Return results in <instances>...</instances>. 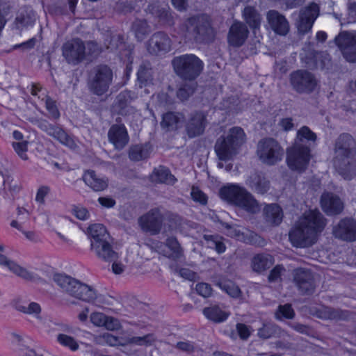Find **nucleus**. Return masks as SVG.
<instances>
[{
    "instance_id": "c9c22d12",
    "label": "nucleus",
    "mask_w": 356,
    "mask_h": 356,
    "mask_svg": "<svg viewBox=\"0 0 356 356\" xmlns=\"http://www.w3.org/2000/svg\"><path fill=\"white\" fill-rule=\"evenodd\" d=\"M204 127V118L202 114H197L192 118L190 124L188 127L187 132L190 137H194L200 134Z\"/></svg>"
},
{
    "instance_id": "0e129e2a",
    "label": "nucleus",
    "mask_w": 356,
    "mask_h": 356,
    "mask_svg": "<svg viewBox=\"0 0 356 356\" xmlns=\"http://www.w3.org/2000/svg\"><path fill=\"white\" fill-rule=\"evenodd\" d=\"M179 275L188 280H195L197 277V274L188 268H181Z\"/></svg>"
},
{
    "instance_id": "7c9ffc66",
    "label": "nucleus",
    "mask_w": 356,
    "mask_h": 356,
    "mask_svg": "<svg viewBox=\"0 0 356 356\" xmlns=\"http://www.w3.org/2000/svg\"><path fill=\"white\" fill-rule=\"evenodd\" d=\"M170 41L168 37L163 34L154 35L149 47V51L151 53L157 51H167L170 49Z\"/></svg>"
},
{
    "instance_id": "412c9836",
    "label": "nucleus",
    "mask_w": 356,
    "mask_h": 356,
    "mask_svg": "<svg viewBox=\"0 0 356 356\" xmlns=\"http://www.w3.org/2000/svg\"><path fill=\"white\" fill-rule=\"evenodd\" d=\"M103 339V342L111 346L126 345L132 346L133 344H151L154 340V338L152 335H147L144 337L132 338L125 341L124 339H119L111 334H106L104 335Z\"/></svg>"
},
{
    "instance_id": "72a5a7b5",
    "label": "nucleus",
    "mask_w": 356,
    "mask_h": 356,
    "mask_svg": "<svg viewBox=\"0 0 356 356\" xmlns=\"http://www.w3.org/2000/svg\"><path fill=\"white\" fill-rule=\"evenodd\" d=\"M35 21V16L31 10L24 9L20 10L15 19V26L17 29L32 26Z\"/></svg>"
},
{
    "instance_id": "9d476101",
    "label": "nucleus",
    "mask_w": 356,
    "mask_h": 356,
    "mask_svg": "<svg viewBox=\"0 0 356 356\" xmlns=\"http://www.w3.org/2000/svg\"><path fill=\"white\" fill-rule=\"evenodd\" d=\"M257 154L264 163L273 165L282 160L284 152L277 141L266 138L258 143Z\"/></svg>"
},
{
    "instance_id": "052dcab7",
    "label": "nucleus",
    "mask_w": 356,
    "mask_h": 356,
    "mask_svg": "<svg viewBox=\"0 0 356 356\" xmlns=\"http://www.w3.org/2000/svg\"><path fill=\"white\" fill-rule=\"evenodd\" d=\"M268 183L265 179H261L260 177H257V181L252 185L258 193H264L266 191Z\"/></svg>"
},
{
    "instance_id": "4468645a",
    "label": "nucleus",
    "mask_w": 356,
    "mask_h": 356,
    "mask_svg": "<svg viewBox=\"0 0 356 356\" xmlns=\"http://www.w3.org/2000/svg\"><path fill=\"white\" fill-rule=\"evenodd\" d=\"M291 83L298 92H310L316 86L313 76L304 71H297L291 75Z\"/></svg>"
},
{
    "instance_id": "1a4fd4ad",
    "label": "nucleus",
    "mask_w": 356,
    "mask_h": 356,
    "mask_svg": "<svg viewBox=\"0 0 356 356\" xmlns=\"http://www.w3.org/2000/svg\"><path fill=\"white\" fill-rule=\"evenodd\" d=\"M172 65L179 75L189 79L197 76L203 68L202 62L193 54L175 58Z\"/></svg>"
},
{
    "instance_id": "6e6552de",
    "label": "nucleus",
    "mask_w": 356,
    "mask_h": 356,
    "mask_svg": "<svg viewBox=\"0 0 356 356\" xmlns=\"http://www.w3.org/2000/svg\"><path fill=\"white\" fill-rule=\"evenodd\" d=\"M220 197L250 213H256L260 209L259 205L252 195L236 185H227L220 191Z\"/></svg>"
},
{
    "instance_id": "49530a36",
    "label": "nucleus",
    "mask_w": 356,
    "mask_h": 356,
    "mask_svg": "<svg viewBox=\"0 0 356 356\" xmlns=\"http://www.w3.org/2000/svg\"><path fill=\"white\" fill-rule=\"evenodd\" d=\"M225 233L231 237L236 238L238 241H243L244 242H250V240L245 236V232L243 228L232 227L226 225Z\"/></svg>"
},
{
    "instance_id": "a19ab883",
    "label": "nucleus",
    "mask_w": 356,
    "mask_h": 356,
    "mask_svg": "<svg viewBox=\"0 0 356 356\" xmlns=\"http://www.w3.org/2000/svg\"><path fill=\"white\" fill-rule=\"evenodd\" d=\"M216 284L222 291H225L232 298H238L241 296L240 289L230 280H220L215 282Z\"/></svg>"
},
{
    "instance_id": "7ed1b4c3",
    "label": "nucleus",
    "mask_w": 356,
    "mask_h": 356,
    "mask_svg": "<svg viewBox=\"0 0 356 356\" xmlns=\"http://www.w3.org/2000/svg\"><path fill=\"white\" fill-rule=\"evenodd\" d=\"M351 143L349 135L341 136L335 150L334 166L344 179H351L356 175V152L350 149Z\"/></svg>"
},
{
    "instance_id": "5fc2aeb1",
    "label": "nucleus",
    "mask_w": 356,
    "mask_h": 356,
    "mask_svg": "<svg viewBox=\"0 0 356 356\" xmlns=\"http://www.w3.org/2000/svg\"><path fill=\"white\" fill-rule=\"evenodd\" d=\"M191 197L193 200L202 204H204L207 202V197L197 187H193L191 190Z\"/></svg>"
},
{
    "instance_id": "ddd939ff",
    "label": "nucleus",
    "mask_w": 356,
    "mask_h": 356,
    "mask_svg": "<svg viewBox=\"0 0 356 356\" xmlns=\"http://www.w3.org/2000/svg\"><path fill=\"white\" fill-rule=\"evenodd\" d=\"M163 216L158 209L149 211L142 216L138 223L141 229L151 234H157L161 229Z\"/></svg>"
},
{
    "instance_id": "423d86ee",
    "label": "nucleus",
    "mask_w": 356,
    "mask_h": 356,
    "mask_svg": "<svg viewBox=\"0 0 356 356\" xmlns=\"http://www.w3.org/2000/svg\"><path fill=\"white\" fill-rule=\"evenodd\" d=\"M245 142V134L241 127L229 129L225 137L220 138L216 144L215 151L221 161H228L235 156Z\"/></svg>"
},
{
    "instance_id": "e433bc0d",
    "label": "nucleus",
    "mask_w": 356,
    "mask_h": 356,
    "mask_svg": "<svg viewBox=\"0 0 356 356\" xmlns=\"http://www.w3.org/2000/svg\"><path fill=\"white\" fill-rule=\"evenodd\" d=\"M10 226L16 228L24 236V238L32 243H38L40 241V235L34 230L25 229L18 220H13L10 222Z\"/></svg>"
},
{
    "instance_id": "ea45409f",
    "label": "nucleus",
    "mask_w": 356,
    "mask_h": 356,
    "mask_svg": "<svg viewBox=\"0 0 356 356\" xmlns=\"http://www.w3.org/2000/svg\"><path fill=\"white\" fill-rule=\"evenodd\" d=\"M243 16L248 24L254 29L256 34L257 29L259 28L261 18L254 9L252 7H246L243 10Z\"/></svg>"
},
{
    "instance_id": "bf43d9fd",
    "label": "nucleus",
    "mask_w": 356,
    "mask_h": 356,
    "mask_svg": "<svg viewBox=\"0 0 356 356\" xmlns=\"http://www.w3.org/2000/svg\"><path fill=\"white\" fill-rule=\"evenodd\" d=\"M236 329L240 337L243 339H247L252 331L251 328L243 323L237 324Z\"/></svg>"
},
{
    "instance_id": "bb28decb",
    "label": "nucleus",
    "mask_w": 356,
    "mask_h": 356,
    "mask_svg": "<svg viewBox=\"0 0 356 356\" xmlns=\"http://www.w3.org/2000/svg\"><path fill=\"white\" fill-rule=\"evenodd\" d=\"M203 314L209 321L221 323L227 319L230 312L224 305H211L203 309Z\"/></svg>"
},
{
    "instance_id": "79ce46f5",
    "label": "nucleus",
    "mask_w": 356,
    "mask_h": 356,
    "mask_svg": "<svg viewBox=\"0 0 356 356\" xmlns=\"http://www.w3.org/2000/svg\"><path fill=\"white\" fill-rule=\"evenodd\" d=\"M181 115L179 113H168L163 116L161 126L169 129H177L181 123Z\"/></svg>"
},
{
    "instance_id": "603ef678",
    "label": "nucleus",
    "mask_w": 356,
    "mask_h": 356,
    "mask_svg": "<svg viewBox=\"0 0 356 356\" xmlns=\"http://www.w3.org/2000/svg\"><path fill=\"white\" fill-rule=\"evenodd\" d=\"M50 192L49 187L47 186H40L36 191L35 201L40 204H43L45 202V198L47 197Z\"/></svg>"
},
{
    "instance_id": "3c124183",
    "label": "nucleus",
    "mask_w": 356,
    "mask_h": 356,
    "mask_svg": "<svg viewBox=\"0 0 356 356\" xmlns=\"http://www.w3.org/2000/svg\"><path fill=\"white\" fill-rule=\"evenodd\" d=\"M107 316L102 312H95L90 316V322L97 327H104Z\"/></svg>"
},
{
    "instance_id": "39448f33",
    "label": "nucleus",
    "mask_w": 356,
    "mask_h": 356,
    "mask_svg": "<svg viewBox=\"0 0 356 356\" xmlns=\"http://www.w3.org/2000/svg\"><path fill=\"white\" fill-rule=\"evenodd\" d=\"M245 142V134L241 127L229 129L225 137L220 138L216 144L215 151L221 161H228L235 156Z\"/></svg>"
},
{
    "instance_id": "5701e85b",
    "label": "nucleus",
    "mask_w": 356,
    "mask_h": 356,
    "mask_svg": "<svg viewBox=\"0 0 356 356\" xmlns=\"http://www.w3.org/2000/svg\"><path fill=\"white\" fill-rule=\"evenodd\" d=\"M151 248L167 257L178 259L181 255V248L175 238H170L167 241L165 245L156 243L151 245Z\"/></svg>"
},
{
    "instance_id": "a18cd8bd",
    "label": "nucleus",
    "mask_w": 356,
    "mask_h": 356,
    "mask_svg": "<svg viewBox=\"0 0 356 356\" xmlns=\"http://www.w3.org/2000/svg\"><path fill=\"white\" fill-rule=\"evenodd\" d=\"M206 240L209 248H215L218 253L225 252V246L221 237L209 236L206 237Z\"/></svg>"
},
{
    "instance_id": "20e7f679",
    "label": "nucleus",
    "mask_w": 356,
    "mask_h": 356,
    "mask_svg": "<svg viewBox=\"0 0 356 356\" xmlns=\"http://www.w3.org/2000/svg\"><path fill=\"white\" fill-rule=\"evenodd\" d=\"M315 134L307 127H302L297 134L294 145L287 151L288 166L293 170L300 171L308 164L310 155L307 141H314Z\"/></svg>"
},
{
    "instance_id": "6e6d98bb",
    "label": "nucleus",
    "mask_w": 356,
    "mask_h": 356,
    "mask_svg": "<svg viewBox=\"0 0 356 356\" xmlns=\"http://www.w3.org/2000/svg\"><path fill=\"white\" fill-rule=\"evenodd\" d=\"M114 252L117 254L116 257L113 258V259H104V260L108 261H113V262L112 264L113 273H115V275H120L124 272V270L125 269V266L121 261H118V259L119 257L118 253L115 251H114Z\"/></svg>"
},
{
    "instance_id": "680f3d73",
    "label": "nucleus",
    "mask_w": 356,
    "mask_h": 356,
    "mask_svg": "<svg viewBox=\"0 0 356 356\" xmlns=\"http://www.w3.org/2000/svg\"><path fill=\"white\" fill-rule=\"evenodd\" d=\"M99 204L104 208L110 209L115 206V201L113 198L108 196L100 197L98 198Z\"/></svg>"
},
{
    "instance_id": "4be33fe9",
    "label": "nucleus",
    "mask_w": 356,
    "mask_h": 356,
    "mask_svg": "<svg viewBox=\"0 0 356 356\" xmlns=\"http://www.w3.org/2000/svg\"><path fill=\"white\" fill-rule=\"evenodd\" d=\"M21 188L19 181L8 173L0 172V195L10 197L18 193Z\"/></svg>"
},
{
    "instance_id": "393cba45",
    "label": "nucleus",
    "mask_w": 356,
    "mask_h": 356,
    "mask_svg": "<svg viewBox=\"0 0 356 356\" xmlns=\"http://www.w3.org/2000/svg\"><path fill=\"white\" fill-rule=\"evenodd\" d=\"M108 138L116 149L123 148L129 141L125 127L122 124L112 126L108 132Z\"/></svg>"
},
{
    "instance_id": "6ab92c4d",
    "label": "nucleus",
    "mask_w": 356,
    "mask_h": 356,
    "mask_svg": "<svg viewBox=\"0 0 356 356\" xmlns=\"http://www.w3.org/2000/svg\"><path fill=\"white\" fill-rule=\"evenodd\" d=\"M333 234L344 241H356V222L351 219L341 220L334 227Z\"/></svg>"
},
{
    "instance_id": "aec40b11",
    "label": "nucleus",
    "mask_w": 356,
    "mask_h": 356,
    "mask_svg": "<svg viewBox=\"0 0 356 356\" xmlns=\"http://www.w3.org/2000/svg\"><path fill=\"white\" fill-rule=\"evenodd\" d=\"M112 79V72L107 66L99 67L92 83L94 92L102 95L105 92Z\"/></svg>"
},
{
    "instance_id": "cd10ccee",
    "label": "nucleus",
    "mask_w": 356,
    "mask_h": 356,
    "mask_svg": "<svg viewBox=\"0 0 356 356\" xmlns=\"http://www.w3.org/2000/svg\"><path fill=\"white\" fill-rule=\"evenodd\" d=\"M248 30L241 22H234L229 30L228 42L232 46L241 45L247 38Z\"/></svg>"
},
{
    "instance_id": "dca6fc26",
    "label": "nucleus",
    "mask_w": 356,
    "mask_h": 356,
    "mask_svg": "<svg viewBox=\"0 0 356 356\" xmlns=\"http://www.w3.org/2000/svg\"><path fill=\"white\" fill-rule=\"evenodd\" d=\"M318 5L313 3L300 14V19L297 22V27L300 33H305L312 29L313 24L318 15Z\"/></svg>"
},
{
    "instance_id": "f3484780",
    "label": "nucleus",
    "mask_w": 356,
    "mask_h": 356,
    "mask_svg": "<svg viewBox=\"0 0 356 356\" xmlns=\"http://www.w3.org/2000/svg\"><path fill=\"white\" fill-rule=\"evenodd\" d=\"M84 46L79 40H72L65 43L63 54L68 63H76L81 60L84 55Z\"/></svg>"
},
{
    "instance_id": "0eeeda50",
    "label": "nucleus",
    "mask_w": 356,
    "mask_h": 356,
    "mask_svg": "<svg viewBox=\"0 0 356 356\" xmlns=\"http://www.w3.org/2000/svg\"><path fill=\"white\" fill-rule=\"evenodd\" d=\"M86 234L90 239V249L102 259H113L117 254L112 250L108 242V234L102 224L90 225Z\"/></svg>"
},
{
    "instance_id": "09e8293b",
    "label": "nucleus",
    "mask_w": 356,
    "mask_h": 356,
    "mask_svg": "<svg viewBox=\"0 0 356 356\" xmlns=\"http://www.w3.org/2000/svg\"><path fill=\"white\" fill-rule=\"evenodd\" d=\"M58 341L63 346L68 347L72 350H76L78 348V344L75 340L66 334H60L58 336Z\"/></svg>"
},
{
    "instance_id": "4c0bfd02",
    "label": "nucleus",
    "mask_w": 356,
    "mask_h": 356,
    "mask_svg": "<svg viewBox=\"0 0 356 356\" xmlns=\"http://www.w3.org/2000/svg\"><path fill=\"white\" fill-rule=\"evenodd\" d=\"M152 179L154 181L173 184L175 181V177L171 175L169 170L164 167H159L153 172Z\"/></svg>"
},
{
    "instance_id": "a878e982",
    "label": "nucleus",
    "mask_w": 356,
    "mask_h": 356,
    "mask_svg": "<svg viewBox=\"0 0 356 356\" xmlns=\"http://www.w3.org/2000/svg\"><path fill=\"white\" fill-rule=\"evenodd\" d=\"M321 204L323 211L330 215L340 213L343 208L341 200L332 193H323L321 197Z\"/></svg>"
},
{
    "instance_id": "2f4dec72",
    "label": "nucleus",
    "mask_w": 356,
    "mask_h": 356,
    "mask_svg": "<svg viewBox=\"0 0 356 356\" xmlns=\"http://www.w3.org/2000/svg\"><path fill=\"white\" fill-rule=\"evenodd\" d=\"M14 307L19 312L32 315L38 319L40 318L41 307L37 302L26 303L20 300H16L14 302Z\"/></svg>"
},
{
    "instance_id": "37998d69",
    "label": "nucleus",
    "mask_w": 356,
    "mask_h": 356,
    "mask_svg": "<svg viewBox=\"0 0 356 356\" xmlns=\"http://www.w3.org/2000/svg\"><path fill=\"white\" fill-rule=\"evenodd\" d=\"M149 147L148 145H136L131 147L129 152V157L133 161H140L145 159L149 154Z\"/></svg>"
},
{
    "instance_id": "864d4df0",
    "label": "nucleus",
    "mask_w": 356,
    "mask_h": 356,
    "mask_svg": "<svg viewBox=\"0 0 356 356\" xmlns=\"http://www.w3.org/2000/svg\"><path fill=\"white\" fill-rule=\"evenodd\" d=\"M294 315L293 310L291 309V305H284L279 307L278 312L276 313V317L279 319L282 318H291Z\"/></svg>"
},
{
    "instance_id": "4d7b16f0",
    "label": "nucleus",
    "mask_w": 356,
    "mask_h": 356,
    "mask_svg": "<svg viewBox=\"0 0 356 356\" xmlns=\"http://www.w3.org/2000/svg\"><path fill=\"white\" fill-rule=\"evenodd\" d=\"M104 327L108 330H117L121 327V323L117 318L107 316Z\"/></svg>"
},
{
    "instance_id": "f8f14e48",
    "label": "nucleus",
    "mask_w": 356,
    "mask_h": 356,
    "mask_svg": "<svg viewBox=\"0 0 356 356\" xmlns=\"http://www.w3.org/2000/svg\"><path fill=\"white\" fill-rule=\"evenodd\" d=\"M184 28L188 35L194 38L195 40L200 39L202 35L204 36L211 31L207 17L203 15L197 18L188 19L184 25Z\"/></svg>"
},
{
    "instance_id": "13d9d810",
    "label": "nucleus",
    "mask_w": 356,
    "mask_h": 356,
    "mask_svg": "<svg viewBox=\"0 0 356 356\" xmlns=\"http://www.w3.org/2000/svg\"><path fill=\"white\" fill-rule=\"evenodd\" d=\"M197 292L203 297H209L211 295L212 289L207 283H200L196 286Z\"/></svg>"
},
{
    "instance_id": "774afa93",
    "label": "nucleus",
    "mask_w": 356,
    "mask_h": 356,
    "mask_svg": "<svg viewBox=\"0 0 356 356\" xmlns=\"http://www.w3.org/2000/svg\"><path fill=\"white\" fill-rule=\"evenodd\" d=\"M316 316L320 318H334L333 313L327 308H323V310L318 311Z\"/></svg>"
},
{
    "instance_id": "8fccbe9b",
    "label": "nucleus",
    "mask_w": 356,
    "mask_h": 356,
    "mask_svg": "<svg viewBox=\"0 0 356 356\" xmlns=\"http://www.w3.org/2000/svg\"><path fill=\"white\" fill-rule=\"evenodd\" d=\"M277 330V327L273 325L264 324L263 327L258 330V336L260 338L268 339L271 337Z\"/></svg>"
},
{
    "instance_id": "c85d7f7f",
    "label": "nucleus",
    "mask_w": 356,
    "mask_h": 356,
    "mask_svg": "<svg viewBox=\"0 0 356 356\" xmlns=\"http://www.w3.org/2000/svg\"><path fill=\"white\" fill-rule=\"evenodd\" d=\"M31 92L33 96H38V99H40L41 102H44L51 118H58L59 117V112L55 105V102L46 96L44 90L42 89L39 84L32 85Z\"/></svg>"
},
{
    "instance_id": "338daca9",
    "label": "nucleus",
    "mask_w": 356,
    "mask_h": 356,
    "mask_svg": "<svg viewBox=\"0 0 356 356\" xmlns=\"http://www.w3.org/2000/svg\"><path fill=\"white\" fill-rule=\"evenodd\" d=\"M9 337L11 343L15 345H19L25 341V339L22 335L16 332L11 333Z\"/></svg>"
},
{
    "instance_id": "c756f323",
    "label": "nucleus",
    "mask_w": 356,
    "mask_h": 356,
    "mask_svg": "<svg viewBox=\"0 0 356 356\" xmlns=\"http://www.w3.org/2000/svg\"><path fill=\"white\" fill-rule=\"evenodd\" d=\"M267 19L269 24L274 31L280 35H285L289 31V24L286 19L276 11H270Z\"/></svg>"
},
{
    "instance_id": "f257e3e1",
    "label": "nucleus",
    "mask_w": 356,
    "mask_h": 356,
    "mask_svg": "<svg viewBox=\"0 0 356 356\" xmlns=\"http://www.w3.org/2000/svg\"><path fill=\"white\" fill-rule=\"evenodd\" d=\"M325 226V222L316 209L305 212L289 232V240L297 248H305L312 245L317 235Z\"/></svg>"
},
{
    "instance_id": "473e14b6",
    "label": "nucleus",
    "mask_w": 356,
    "mask_h": 356,
    "mask_svg": "<svg viewBox=\"0 0 356 356\" xmlns=\"http://www.w3.org/2000/svg\"><path fill=\"white\" fill-rule=\"evenodd\" d=\"M294 280L300 289L308 291L312 287V275L309 271L298 269L295 272Z\"/></svg>"
},
{
    "instance_id": "9b49d317",
    "label": "nucleus",
    "mask_w": 356,
    "mask_h": 356,
    "mask_svg": "<svg viewBox=\"0 0 356 356\" xmlns=\"http://www.w3.org/2000/svg\"><path fill=\"white\" fill-rule=\"evenodd\" d=\"M337 45L348 62H356V33L341 32L335 38Z\"/></svg>"
},
{
    "instance_id": "69168bd1",
    "label": "nucleus",
    "mask_w": 356,
    "mask_h": 356,
    "mask_svg": "<svg viewBox=\"0 0 356 356\" xmlns=\"http://www.w3.org/2000/svg\"><path fill=\"white\" fill-rule=\"evenodd\" d=\"M284 268L282 266H277L275 267L269 275V280L270 281H275L277 280L280 276L281 275Z\"/></svg>"
},
{
    "instance_id": "c03bdc74",
    "label": "nucleus",
    "mask_w": 356,
    "mask_h": 356,
    "mask_svg": "<svg viewBox=\"0 0 356 356\" xmlns=\"http://www.w3.org/2000/svg\"><path fill=\"white\" fill-rule=\"evenodd\" d=\"M70 213L76 218L79 220H87L89 219L90 214L87 208L82 205H72L70 208Z\"/></svg>"
},
{
    "instance_id": "b1692460",
    "label": "nucleus",
    "mask_w": 356,
    "mask_h": 356,
    "mask_svg": "<svg viewBox=\"0 0 356 356\" xmlns=\"http://www.w3.org/2000/svg\"><path fill=\"white\" fill-rule=\"evenodd\" d=\"M85 184L96 192L103 191L108 186V179L97 175L93 170H87L83 175Z\"/></svg>"
},
{
    "instance_id": "a211bd4d",
    "label": "nucleus",
    "mask_w": 356,
    "mask_h": 356,
    "mask_svg": "<svg viewBox=\"0 0 356 356\" xmlns=\"http://www.w3.org/2000/svg\"><path fill=\"white\" fill-rule=\"evenodd\" d=\"M40 126L48 135L52 136L63 145L70 149H74L76 147L75 140L65 133L60 127L49 125L46 122L41 123Z\"/></svg>"
},
{
    "instance_id": "2eb2a0df",
    "label": "nucleus",
    "mask_w": 356,
    "mask_h": 356,
    "mask_svg": "<svg viewBox=\"0 0 356 356\" xmlns=\"http://www.w3.org/2000/svg\"><path fill=\"white\" fill-rule=\"evenodd\" d=\"M4 246L0 243V267L24 279H31L32 274L26 268L20 266L15 261L10 259L4 255Z\"/></svg>"
},
{
    "instance_id": "de8ad7c7",
    "label": "nucleus",
    "mask_w": 356,
    "mask_h": 356,
    "mask_svg": "<svg viewBox=\"0 0 356 356\" xmlns=\"http://www.w3.org/2000/svg\"><path fill=\"white\" fill-rule=\"evenodd\" d=\"M13 147L15 149L17 154L23 160L28 159L27 151H28V142L27 141H19L13 143Z\"/></svg>"
},
{
    "instance_id": "e2e57ef3",
    "label": "nucleus",
    "mask_w": 356,
    "mask_h": 356,
    "mask_svg": "<svg viewBox=\"0 0 356 356\" xmlns=\"http://www.w3.org/2000/svg\"><path fill=\"white\" fill-rule=\"evenodd\" d=\"M30 213L24 207H19L17 210V218L15 220H18L23 225V220L28 219Z\"/></svg>"
},
{
    "instance_id": "58836bf2",
    "label": "nucleus",
    "mask_w": 356,
    "mask_h": 356,
    "mask_svg": "<svg viewBox=\"0 0 356 356\" xmlns=\"http://www.w3.org/2000/svg\"><path fill=\"white\" fill-rule=\"evenodd\" d=\"M265 214L267 220L273 224L278 225L282 220L281 208L276 204L268 205L265 208Z\"/></svg>"
},
{
    "instance_id": "f704fd0d",
    "label": "nucleus",
    "mask_w": 356,
    "mask_h": 356,
    "mask_svg": "<svg viewBox=\"0 0 356 356\" xmlns=\"http://www.w3.org/2000/svg\"><path fill=\"white\" fill-rule=\"evenodd\" d=\"M273 264V257L269 254L256 255L252 261V267L254 271L261 272L270 268Z\"/></svg>"
},
{
    "instance_id": "f03ea898",
    "label": "nucleus",
    "mask_w": 356,
    "mask_h": 356,
    "mask_svg": "<svg viewBox=\"0 0 356 356\" xmlns=\"http://www.w3.org/2000/svg\"><path fill=\"white\" fill-rule=\"evenodd\" d=\"M54 280L64 291L76 298L91 302L99 307H104L106 304V298L98 294L91 286L81 283L64 274L55 275Z\"/></svg>"
}]
</instances>
